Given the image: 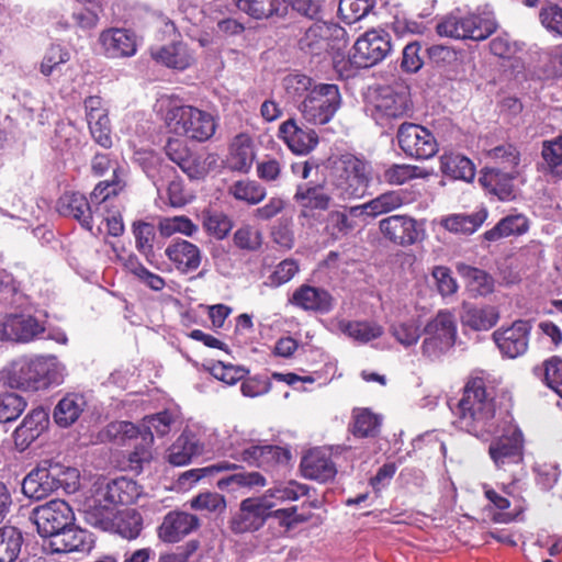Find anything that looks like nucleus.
<instances>
[{
	"instance_id": "nucleus-13",
	"label": "nucleus",
	"mask_w": 562,
	"mask_h": 562,
	"mask_svg": "<svg viewBox=\"0 0 562 562\" xmlns=\"http://www.w3.org/2000/svg\"><path fill=\"white\" fill-rule=\"evenodd\" d=\"M276 503H267L266 498L249 497L241 501L239 510L232 517L229 527L235 533L258 530L266 519L271 516Z\"/></svg>"
},
{
	"instance_id": "nucleus-39",
	"label": "nucleus",
	"mask_w": 562,
	"mask_h": 562,
	"mask_svg": "<svg viewBox=\"0 0 562 562\" xmlns=\"http://www.w3.org/2000/svg\"><path fill=\"white\" fill-rule=\"evenodd\" d=\"M237 8L254 19L284 16L288 12L285 0H235Z\"/></svg>"
},
{
	"instance_id": "nucleus-48",
	"label": "nucleus",
	"mask_w": 562,
	"mask_h": 562,
	"mask_svg": "<svg viewBox=\"0 0 562 562\" xmlns=\"http://www.w3.org/2000/svg\"><path fill=\"white\" fill-rule=\"evenodd\" d=\"M236 200L247 202L248 204H258L267 194L265 187L254 180H239L234 182L229 189Z\"/></svg>"
},
{
	"instance_id": "nucleus-20",
	"label": "nucleus",
	"mask_w": 562,
	"mask_h": 562,
	"mask_svg": "<svg viewBox=\"0 0 562 562\" xmlns=\"http://www.w3.org/2000/svg\"><path fill=\"white\" fill-rule=\"evenodd\" d=\"M93 546L91 535L76 527L75 524L69 525L47 542V547L54 553H70L90 551Z\"/></svg>"
},
{
	"instance_id": "nucleus-41",
	"label": "nucleus",
	"mask_w": 562,
	"mask_h": 562,
	"mask_svg": "<svg viewBox=\"0 0 562 562\" xmlns=\"http://www.w3.org/2000/svg\"><path fill=\"white\" fill-rule=\"evenodd\" d=\"M423 328L418 317H409L391 324L390 334L404 348H409L418 342Z\"/></svg>"
},
{
	"instance_id": "nucleus-44",
	"label": "nucleus",
	"mask_w": 562,
	"mask_h": 562,
	"mask_svg": "<svg viewBox=\"0 0 562 562\" xmlns=\"http://www.w3.org/2000/svg\"><path fill=\"white\" fill-rule=\"evenodd\" d=\"M487 216L485 211L474 214H451L441 220V225L451 233L470 235L477 231Z\"/></svg>"
},
{
	"instance_id": "nucleus-56",
	"label": "nucleus",
	"mask_w": 562,
	"mask_h": 562,
	"mask_svg": "<svg viewBox=\"0 0 562 562\" xmlns=\"http://www.w3.org/2000/svg\"><path fill=\"white\" fill-rule=\"evenodd\" d=\"M380 420L369 409L353 412L352 434L359 438L374 437L379 432Z\"/></svg>"
},
{
	"instance_id": "nucleus-28",
	"label": "nucleus",
	"mask_w": 562,
	"mask_h": 562,
	"mask_svg": "<svg viewBox=\"0 0 562 562\" xmlns=\"http://www.w3.org/2000/svg\"><path fill=\"white\" fill-rule=\"evenodd\" d=\"M301 471L306 479L318 482H328L337 473L330 457L318 449L308 451L301 461Z\"/></svg>"
},
{
	"instance_id": "nucleus-35",
	"label": "nucleus",
	"mask_w": 562,
	"mask_h": 562,
	"mask_svg": "<svg viewBox=\"0 0 562 562\" xmlns=\"http://www.w3.org/2000/svg\"><path fill=\"white\" fill-rule=\"evenodd\" d=\"M87 406L82 394L68 393L55 406L53 418L59 427H69L75 424Z\"/></svg>"
},
{
	"instance_id": "nucleus-64",
	"label": "nucleus",
	"mask_w": 562,
	"mask_h": 562,
	"mask_svg": "<svg viewBox=\"0 0 562 562\" xmlns=\"http://www.w3.org/2000/svg\"><path fill=\"white\" fill-rule=\"evenodd\" d=\"M539 19L549 33L562 37V8L560 5L550 3L542 7Z\"/></svg>"
},
{
	"instance_id": "nucleus-61",
	"label": "nucleus",
	"mask_w": 562,
	"mask_h": 562,
	"mask_svg": "<svg viewBox=\"0 0 562 562\" xmlns=\"http://www.w3.org/2000/svg\"><path fill=\"white\" fill-rule=\"evenodd\" d=\"M541 156L547 170L552 175H558V169L562 166V135L543 140Z\"/></svg>"
},
{
	"instance_id": "nucleus-50",
	"label": "nucleus",
	"mask_w": 562,
	"mask_h": 562,
	"mask_svg": "<svg viewBox=\"0 0 562 562\" xmlns=\"http://www.w3.org/2000/svg\"><path fill=\"white\" fill-rule=\"evenodd\" d=\"M308 493V487L304 484H300L295 481H289L286 483H279L273 487L269 488L262 498L267 499V503H274L272 499L280 502L296 501Z\"/></svg>"
},
{
	"instance_id": "nucleus-23",
	"label": "nucleus",
	"mask_w": 562,
	"mask_h": 562,
	"mask_svg": "<svg viewBox=\"0 0 562 562\" xmlns=\"http://www.w3.org/2000/svg\"><path fill=\"white\" fill-rule=\"evenodd\" d=\"M99 42L110 58L131 57L137 50L136 35L125 29H109L101 32Z\"/></svg>"
},
{
	"instance_id": "nucleus-2",
	"label": "nucleus",
	"mask_w": 562,
	"mask_h": 562,
	"mask_svg": "<svg viewBox=\"0 0 562 562\" xmlns=\"http://www.w3.org/2000/svg\"><path fill=\"white\" fill-rule=\"evenodd\" d=\"M456 414L458 427L475 437L494 432L495 404L482 378H471L463 387Z\"/></svg>"
},
{
	"instance_id": "nucleus-16",
	"label": "nucleus",
	"mask_w": 562,
	"mask_h": 562,
	"mask_svg": "<svg viewBox=\"0 0 562 562\" xmlns=\"http://www.w3.org/2000/svg\"><path fill=\"white\" fill-rule=\"evenodd\" d=\"M531 328L529 321L519 319L495 330L493 339L503 356L515 359L527 351Z\"/></svg>"
},
{
	"instance_id": "nucleus-22",
	"label": "nucleus",
	"mask_w": 562,
	"mask_h": 562,
	"mask_svg": "<svg viewBox=\"0 0 562 562\" xmlns=\"http://www.w3.org/2000/svg\"><path fill=\"white\" fill-rule=\"evenodd\" d=\"M515 176L496 167H485L479 178L480 184L501 201H513L517 195Z\"/></svg>"
},
{
	"instance_id": "nucleus-4",
	"label": "nucleus",
	"mask_w": 562,
	"mask_h": 562,
	"mask_svg": "<svg viewBox=\"0 0 562 562\" xmlns=\"http://www.w3.org/2000/svg\"><path fill=\"white\" fill-rule=\"evenodd\" d=\"M164 120L170 132L196 142L210 139L216 131L214 116L175 97L161 99Z\"/></svg>"
},
{
	"instance_id": "nucleus-19",
	"label": "nucleus",
	"mask_w": 562,
	"mask_h": 562,
	"mask_svg": "<svg viewBox=\"0 0 562 562\" xmlns=\"http://www.w3.org/2000/svg\"><path fill=\"white\" fill-rule=\"evenodd\" d=\"M200 526L199 518L186 512L168 513L158 528V537L164 542L175 543L190 535Z\"/></svg>"
},
{
	"instance_id": "nucleus-6",
	"label": "nucleus",
	"mask_w": 562,
	"mask_h": 562,
	"mask_svg": "<svg viewBox=\"0 0 562 562\" xmlns=\"http://www.w3.org/2000/svg\"><path fill=\"white\" fill-rule=\"evenodd\" d=\"M412 110L408 92L404 88L391 86L380 87L369 97L366 105L367 114L382 127L404 117Z\"/></svg>"
},
{
	"instance_id": "nucleus-27",
	"label": "nucleus",
	"mask_w": 562,
	"mask_h": 562,
	"mask_svg": "<svg viewBox=\"0 0 562 562\" xmlns=\"http://www.w3.org/2000/svg\"><path fill=\"white\" fill-rule=\"evenodd\" d=\"M44 331L41 323L31 315H9L2 323V338L12 341H30Z\"/></svg>"
},
{
	"instance_id": "nucleus-9",
	"label": "nucleus",
	"mask_w": 562,
	"mask_h": 562,
	"mask_svg": "<svg viewBox=\"0 0 562 562\" xmlns=\"http://www.w3.org/2000/svg\"><path fill=\"white\" fill-rule=\"evenodd\" d=\"M342 103L337 85L317 83L304 98L297 109L310 124L324 125L333 120Z\"/></svg>"
},
{
	"instance_id": "nucleus-43",
	"label": "nucleus",
	"mask_w": 562,
	"mask_h": 562,
	"mask_svg": "<svg viewBox=\"0 0 562 562\" xmlns=\"http://www.w3.org/2000/svg\"><path fill=\"white\" fill-rule=\"evenodd\" d=\"M339 329L348 337L361 344L376 339L383 334L381 325L368 321H341L339 322Z\"/></svg>"
},
{
	"instance_id": "nucleus-54",
	"label": "nucleus",
	"mask_w": 562,
	"mask_h": 562,
	"mask_svg": "<svg viewBox=\"0 0 562 562\" xmlns=\"http://www.w3.org/2000/svg\"><path fill=\"white\" fill-rule=\"evenodd\" d=\"M374 5V0H340L338 12L346 23L352 24L368 15Z\"/></svg>"
},
{
	"instance_id": "nucleus-63",
	"label": "nucleus",
	"mask_w": 562,
	"mask_h": 562,
	"mask_svg": "<svg viewBox=\"0 0 562 562\" xmlns=\"http://www.w3.org/2000/svg\"><path fill=\"white\" fill-rule=\"evenodd\" d=\"M70 59V54L67 48L60 45H52L45 53L40 66L41 72L48 77L55 70H58L60 65L66 64Z\"/></svg>"
},
{
	"instance_id": "nucleus-36",
	"label": "nucleus",
	"mask_w": 562,
	"mask_h": 562,
	"mask_svg": "<svg viewBox=\"0 0 562 562\" xmlns=\"http://www.w3.org/2000/svg\"><path fill=\"white\" fill-rule=\"evenodd\" d=\"M254 159L255 151L250 137L246 134L235 136L229 147L228 167L234 171L247 173Z\"/></svg>"
},
{
	"instance_id": "nucleus-25",
	"label": "nucleus",
	"mask_w": 562,
	"mask_h": 562,
	"mask_svg": "<svg viewBox=\"0 0 562 562\" xmlns=\"http://www.w3.org/2000/svg\"><path fill=\"white\" fill-rule=\"evenodd\" d=\"M165 151L168 158L177 164L190 179H200L205 175V168L200 158L189 149L184 140L168 139Z\"/></svg>"
},
{
	"instance_id": "nucleus-55",
	"label": "nucleus",
	"mask_w": 562,
	"mask_h": 562,
	"mask_svg": "<svg viewBox=\"0 0 562 562\" xmlns=\"http://www.w3.org/2000/svg\"><path fill=\"white\" fill-rule=\"evenodd\" d=\"M457 270L461 277L467 279L469 285L480 294L492 291L493 278L485 271L465 263H459Z\"/></svg>"
},
{
	"instance_id": "nucleus-17",
	"label": "nucleus",
	"mask_w": 562,
	"mask_h": 562,
	"mask_svg": "<svg viewBox=\"0 0 562 562\" xmlns=\"http://www.w3.org/2000/svg\"><path fill=\"white\" fill-rule=\"evenodd\" d=\"M289 303L305 312L327 314L334 308L335 299L324 288L301 284L289 297Z\"/></svg>"
},
{
	"instance_id": "nucleus-14",
	"label": "nucleus",
	"mask_w": 562,
	"mask_h": 562,
	"mask_svg": "<svg viewBox=\"0 0 562 562\" xmlns=\"http://www.w3.org/2000/svg\"><path fill=\"white\" fill-rule=\"evenodd\" d=\"M61 465L44 463L32 470L23 480L22 491L25 496L34 499L47 497L58 490L66 479L60 477Z\"/></svg>"
},
{
	"instance_id": "nucleus-40",
	"label": "nucleus",
	"mask_w": 562,
	"mask_h": 562,
	"mask_svg": "<svg viewBox=\"0 0 562 562\" xmlns=\"http://www.w3.org/2000/svg\"><path fill=\"white\" fill-rule=\"evenodd\" d=\"M140 491L136 482L127 477H117L106 483L103 497L111 504L128 505L134 503Z\"/></svg>"
},
{
	"instance_id": "nucleus-62",
	"label": "nucleus",
	"mask_w": 562,
	"mask_h": 562,
	"mask_svg": "<svg viewBox=\"0 0 562 562\" xmlns=\"http://www.w3.org/2000/svg\"><path fill=\"white\" fill-rule=\"evenodd\" d=\"M299 271L300 267L296 260L284 259L276 266L265 283L270 288H279L291 281Z\"/></svg>"
},
{
	"instance_id": "nucleus-45",
	"label": "nucleus",
	"mask_w": 562,
	"mask_h": 562,
	"mask_svg": "<svg viewBox=\"0 0 562 562\" xmlns=\"http://www.w3.org/2000/svg\"><path fill=\"white\" fill-rule=\"evenodd\" d=\"M24 542L21 530L14 526L0 528V562H14Z\"/></svg>"
},
{
	"instance_id": "nucleus-24",
	"label": "nucleus",
	"mask_w": 562,
	"mask_h": 562,
	"mask_svg": "<svg viewBox=\"0 0 562 562\" xmlns=\"http://www.w3.org/2000/svg\"><path fill=\"white\" fill-rule=\"evenodd\" d=\"M522 434L519 429L510 430L490 445L488 452L497 468L518 463L522 458Z\"/></svg>"
},
{
	"instance_id": "nucleus-18",
	"label": "nucleus",
	"mask_w": 562,
	"mask_h": 562,
	"mask_svg": "<svg viewBox=\"0 0 562 562\" xmlns=\"http://www.w3.org/2000/svg\"><path fill=\"white\" fill-rule=\"evenodd\" d=\"M381 234L398 246H411L418 240L419 231L415 218L408 215H391L379 222Z\"/></svg>"
},
{
	"instance_id": "nucleus-29",
	"label": "nucleus",
	"mask_w": 562,
	"mask_h": 562,
	"mask_svg": "<svg viewBox=\"0 0 562 562\" xmlns=\"http://www.w3.org/2000/svg\"><path fill=\"white\" fill-rule=\"evenodd\" d=\"M48 415L43 408L32 409L14 430V441L20 449L27 448L46 428Z\"/></svg>"
},
{
	"instance_id": "nucleus-46",
	"label": "nucleus",
	"mask_w": 562,
	"mask_h": 562,
	"mask_svg": "<svg viewBox=\"0 0 562 562\" xmlns=\"http://www.w3.org/2000/svg\"><path fill=\"white\" fill-rule=\"evenodd\" d=\"M528 220L524 215H508L501 220L492 229L484 233V238L488 241H496L498 239L520 235L527 232Z\"/></svg>"
},
{
	"instance_id": "nucleus-11",
	"label": "nucleus",
	"mask_w": 562,
	"mask_h": 562,
	"mask_svg": "<svg viewBox=\"0 0 562 562\" xmlns=\"http://www.w3.org/2000/svg\"><path fill=\"white\" fill-rule=\"evenodd\" d=\"M31 520L36 525L40 536L49 540L56 533L72 525L75 514L65 501L52 499L33 508Z\"/></svg>"
},
{
	"instance_id": "nucleus-31",
	"label": "nucleus",
	"mask_w": 562,
	"mask_h": 562,
	"mask_svg": "<svg viewBox=\"0 0 562 562\" xmlns=\"http://www.w3.org/2000/svg\"><path fill=\"white\" fill-rule=\"evenodd\" d=\"M283 454L284 451L278 446L250 443L232 456L248 465L263 468L280 461Z\"/></svg>"
},
{
	"instance_id": "nucleus-12",
	"label": "nucleus",
	"mask_w": 562,
	"mask_h": 562,
	"mask_svg": "<svg viewBox=\"0 0 562 562\" xmlns=\"http://www.w3.org/2000/svg\"><path fill=\"white\" fill-rule=\"evenodd\" d=\"M397 142L406 155L416 159H429L438 151V144L431 132L414 123L401 124Z\"/></svg>"
},
{
	"instance_id": "nucleus-51",
	"label": "nucleus",
	"mask_w": 562,
	"mask_h": 562,
	"mask_svg": "<svg viewBox=\"0 0 562 562\" xmlns=\"http://www.w3.org/2000/svg\"><path fill=\"white\" fill-rule=\"evenodd\" d=\"M317 83L302 74H290L283 79V88L286 95L293 101H302Z\"/></svg>"
},
{
	"instance_id": "nucleus-60",
	"label": "nucleus",
	"mask_w": 562,
	"mask_h": 562,
	"mask_svg": "<svg viewBox=\"0 0 562 562\" xmlns=\"http://www.w3.org/2000/svg\"><path fill=\"white\" fill-rule=\"evenodd\" d=\"M26 401L15 393L0 394V423L16 419L25 409Z\"/></svg>"
},
{
	"instance_id": "nucleus-8",
	"label": "nucleus",
	"mask_w": 562,
	"mask_h": 562,
	"mask_svg": "<svg viewBox=\"0 0 562 562\" xmlns=\"http://www.w3.org/2000/svg\"><path fill=\"white\" fill-rule=\"evenodd\" d=\"M420 346L423 357L430 361L439 360L453 346L457 339V324L449 311H440L423 328Z\"/></svg>"
},
{
	"instance_id": "nucleus-32",
	"label": "nucleus",
	"mask_w": 562,
	"mask_h": 562,
	"mask_svg": "<svg viewBox=\"0 0 562 562\" xmlns=\"http://www.w3.org/2000/svg\"><path fill=\"white\" fill-rule=\"evenodd\" d=\"M403 203L404 200L401 192L387 191L363 204L350 206V213L355 216L366 214L371 217H376L401 207Z\"/></svg>"
},
{
	"instance_id": "nucleus-21",
	"label": "nucleus",
	"mask_w": 562,
	"mask_h": 562,
	"mask_svg": "<svg viewBox=\"0 0 562 562\" xmlns=\"http://www.w3.org/2000/svg\"><path fill=\"white\" fill-rule=\"evenodd\" d=\"M279 136L292 153L310 154L318 144V135L314 130L299 126L294 119L283 122L279 127Z\"/></svg>"
},
{
	"instance_id": "nucleus-10",
	"label": "nucleus",
	"mask_w": 562,
	"mask_h": 562,
	"mask_svg": "<svg viewBox=\"0 0 562 562\" xmlns=\"http://www.w3.org/2000/svg\"><path fill=\"white\" fill-rule=\"evenodd\" d=\"M391 50V35L386 31L369 30L356 41L349 61L357 68H369L382 61Z\"/></svg>"
},
{
	"instance_id": "nucleus-34",
	"label": "nucleus",
	"mask_w": 562,
	"mask_h": 562,
	"mask_svg": "<svg viewBox=\"0 0 562 562\" xmlns=\"http://www.w3.org/2000/svg\"><path fill=\"white\" fill-rule=\"evenodd\" d=\"M203 447L199 438L191 431H183L168 450V461L177 467L191 462L192 458L201 454Z\"/></svg>"
},
{
	"instance_id": "nucleus-7",
	"label": "nucleus",
	"mask_w": 562,
	"mask_h": 562,
	"mask_svg": "<svg viewBox=\"0 0 562 562\" xmlns=\"http://www.w3.org/2000/svg\"><path fill=\"white\" fill-rule=\"evenodd\" d=\"M348 45L347 32L337 24L315 23L300 37L297 46L311 57L339 55Z\"/></svg>"
},
{
	"instance_id": "nucleus-49",
	"label": "nucleus",
	"mask_w": 562,
	"mask_h": 562,
	"mask_svg": "<svg viewBox=\"0 0 562 562\" xmlns=\"http://www.w3.org/2000/svg\"><path fill=\"white\" fill-rule=\"evenodd\" d=\"M202 225L216 239L225 238L233 227L231 218L216 210H204L202 212Z\"/></svg>"
},
{
	"instance_id": "nucleus-53",
	"label": "nucleus",
	"mask_w": 562,
	"mask_h": 562,
	"mask_svg": "<svg viewBox=\"0 0 562 562\" xmlns=\"http://www.w3.org/2000/svg\"><path fill=\"white\" fill-rule=\"evenodd\" d=\"M175 422V415L168 411H164L155 415L146 416L139 429L143 434H149L154 439V435L159 437L168 435Z\"/></svg>"
},
{
	"instance_id": "nucleus-33",
	"label": "nucleus",
	"mask_w": 562,
	"mask_h": 562,
	"mask_svg": "<svg viewBox=\"0 0 562 562\" xmlns=\"http://www.w3.org/2000/svg\"><path fill=\"white\" fill-rule=\"evenodd\" d=\"M461 323L474 330H488L498 321L499 314L496 307L477 306L470 303H463L460 314Z\"/></svg>"
},
{
	"instance_id": "nucleus-58",
	"label": "nucleus",
	"mask_w": 562,
	"mask_h": 562,
	"mask_svg": "<svg viewBox=\"0 0 562 562\" xmlns=\"http://www.w3.org/2000/svg\"><path fill=\"white\" fill-rule=\"evenodd\" d=\"M426 176L427 172L424 169L413 165H393L384 171V180L392 186H401L412 179Z\"/></svg>"
},
{
	"instance_id": "nucleus-42",
	"label": "nucleus",
	"mask_w": 562,
	"mask_h": 562,
	"mask_svg": "<svg viewBox=\"0 0 562 562\" xmlns=\"http://www.w3.org/2000/svg\"><path fill=\"white\" fill-rule=\"evenodd\" d=\"M356 217L350 213V207L345 210H333L329 211L325 217L324 229L328 236L333 239L338 240L356 228V222L352 220Z\"/></svg>"
},
{
	"instance_id": "nucleus-30",
	"label": "nucleus",
	"mask_w": 562,
	"mask_h": 562,
	"mask_svg": "<svg viewBox=\"0 0 562 562\" xmlns=\"http://www.w3.org/2000/svg\"><path fill=\"white\" fill-rule=\"evenodd\" d=\"M165 254L181 272L193 271L201 263V252L198 246L184 239L172 241L166 248Z\"/></svg>"
},
{
	"instance_id": "nucleus-38",
	"label": "nucleus",
	"mask_w": 562,
	"mask_h": 562,
	"mask_svg": "<svg viewBox=\"0 0 562 562\" xmlns=\"http://www.w3.org/2000/svg\"><path fill=\"white\" fill-rule=\"evenodd\" d=\"M440 170L445 176L464 182H471L475 177L472 160L459 153H445L440 157Z\"/></svg>"
},
{
	"instance_id": "nucleus-15",
	"label": "nucleus",
	"mask_w": 562,
	"mask_h": 562,
	"mask_svg": "<svg viewBox=\"0 0 562 562\" xmlns=\"http://www.w3.org/2000/svg\"><path fill=\"white\" fill-rule=\"evenodd\" d=\"M106 432L114 440L122 442L127 439L140 438L139 445L135 446L128 458L134 468L142 467L143 463H147L151 460V445L154 440L149 434H143L139 427L135 426L133 423L125 420L111 423L108 426Z\"/></svg>"
},
{
	"instance_id": "nucleus-37",
	"label": "nucleus",
	"mask_w": 562,
	"mask_h": 562,
	"mask_svg": "<svg viewBox=\"0 0 562 562\" xmlns=\"http://www.w3.org/2000/svg\"><path fill=\"white\" fill-rule=\"evenodd\" d=\"M151 57L167 67L181 70L193 63V56L181 42L151 48Z\"/></svg>"
},
{
	"instance_id": "nucleus-3",
	"label": "nucleus",
	"mask_w": 562,
	"mask_h": 562,
	"mask_svg": "<svg viewBox=\"0 0 562 562\" xmlns=\"http://www.w3.org/2000/svg\"><path fill=\"white\" fill-rule=\"evenodd\" d=\"M11 389L38 391L60 385L67 375L66 367L56 356L22 357L12 361L4 371Z\"/></svg>"
},
{
	"instance_id": "nucleus-52",
	"label": "nucleus",
	"mask_w": 562,
	"mask_h": 562,
	"mask_svg": "<svg viewBox=\"0 0 562 562\" xmlns=\"http://www.w3.org/2000/svg\"><path fill=\"white\" fill-rule=\"evenodd\" d=\"M535 373L543 376L547 385L562 397V359L552 357L546 360L541 367L535 368Z\"/></svg>"
},
{
	"instance_id": "nucleus-47",
	"label": "nucleus",
	"mask_w": 562,
	"mask_h": 562,
	"mask_svg": "<svg viewBox=\"0 0 562 562\" xmlns=\"http://www.w3.org/2000/svg\"><path fill=\"white\" fill-rule=\"evenodd\" d=\"M113 526L121 537L133 540L143 529V518L135 509H125L116 515Z\"/></svg>"
},
{
	"instance_id": "nucleus-59",
	"label": "nucleus",
	"mask_w": 562,
	"mask_h": 562,
	"mask_svg": "<svg viewBox=\"0 0 562 562\" xmlns=\"http://www.w3.org/2000/svg\"><path fill=\"white\" fill-rule=\"evenodd\" d=\"M133 234L136 249L149 260V257L154 256L153 243L156 236L154 225L147 222H136L133 224Z\"/></svg>"
},
{
	"instance_id": "nucleus-57",
	"label": "nucleus",
	"mask_w": 562,
	"mask_h": 562,
	"mask_svg": "<svg viewBox=\"0 0 562 562\" xmlns=\"http://www.w3.org/2000/svg\"><path fill=\"white\" fill-rule=\"evenodd\" d=\"M158 231L164 237H170L176 233L192 236L196 233L198 226L187 216H173L161 218Z\"/></svg>"
},
{
	"instance_id": "nucleus-26",
	"label": "nucleus",
	"mask_w": 562,
	"mask_h": 562,
	"mask_svg": "<svg viewBox=\"0 0 562 562\" xmlns=\"http://www.w3.org/2000/svg\"><path fill=\"white\" fill-rule=\"evenodd\" d=\"M57 211L63 216L77 220L85 229L92 232L94 216L83 194L65 192L57 201Z\"/></svg>"
},
{
	"instance_id": "nucleus-1",
	"label": "nucleus",
	"mask_w": 562,
	"mask_h": 562,
	"mask_svg": "<svg viewBox=\"0 0 562 562\" xmlns=\"http://www.w3.org/2000/svg\"><path fill=\"white\" fill-rule=\"evenodd\" d=\"M372 165L362 157L344 154L329 159V173L324 183L299 184L294 201L310 211H327L360 199L370 187Z\"/></svg>"
},
{
	"instance_id": "nucleus-5",
	"label": "nucleus",
	"mask_w": 562,
	"mask_h": 562,
	"mask_svg": "<svg viewBox=\"0 0 562 562\" xmlns=\"http://www.w3.org/2000/svg\"><path fill=\"white\" fill-rule=\"evenodd\" d=\"M497 29V22L492 13L462 15L460 10L443 18L436 26L440 36L457 40L484 41Z\"/></svg>"
}]
</instances>
